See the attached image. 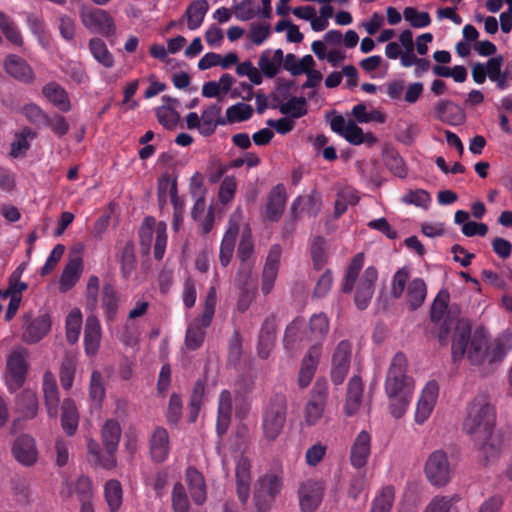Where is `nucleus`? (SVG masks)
Segmentation results:
<instances>
[{"label": "nucleus", "mask_w": 512, "mask_h": 512, "mask_svg": "<svg viewBox=\"0 0 512 512\" xmlns=\"http://www.w3.org/2000/svg\"><path fill=\"white\" fill-rule=\"evenodd\" d=\"M207 327L203 325L200 318L188 324L185 336V344L188 349L196 350L202 345Z\"/></svg>", "instance_id": "de8ad7c7"}, {"label": "nucleus", "mask_w": 512, "mask_h": 512, "mask_svg": "<svg viewBox=\"0 0 512 512\" xmlns=\"http://www.w3.org/2000/svg\"><path fill=\"white\" fill-rule=\"evenodd\" d=\"M76 369V358L71 354H66L60 367V382L65 390L73 386Z\"/></svg>", "instance_id": "052dcab7"}, {"label": "nucleus", "mask_w": 512, "mask_h": 512, "mask_svg": "<svg viewBox=\"0 0 512 512\" xmlns=\"http://www.w3.org/2000/svg\"><path fill=\"white\" fill-rule=\"evenodd\" d=\"M461 496L457 493L452 495H436L427 504L423 512H459L457 503Z\"/></svg>", "instance_id": "37998d69"}, {"label": "nucleus", "mask_w": 512, "mask_h": 512, "mask_svg": "<svg viewBox=\"0 0 512 512\" xmlns=\"http://www.w3.org/2000/svg\"><path fill=\"white\" fill-rule=\"evenodd\" d=\"M4 69L11 77L23 83H31L35 78L33 69L27 61L15 54L5 57Z\"/></svg>", "instance_id": "aec40b11"}, {"label": "nucleus", "mask_w": 512, "mask_h": 512, "mask_svg": "<svg viewBox=\"0 0 512 512\" xmlns=\"http://www.w3.org/2000/svg\"><path fill=\"white\" fill-rule=\"evenodd\" d=\"M82 326V313L79 308H73L66 317V338L70 344L78 341Z\"/></svg>", "instance_id": "864d4df0"}, {"label": "nucleus", "mask_w": 512, "mask_h": 512, "mask_svg": "<svg viewBox=\"0 0 512 512\" xmlns=\"http://www.w3.org/2000/svg\"><path fill=\"white\" fill-rule=\"evenodd\" d=\"M306 328V322L302 317H296L286 327L284 334V347L288 351H294L300 347L305 338L303 332Z\"/></svg>", "instance_id": "2f4dec72"}, {"label": "nucleus", "mask_w": 512, "mask_h": 512, "mask_svg": "<svg viewBox=\"0 0 512 512\" xmlns=\"http://www.w3.org/2000/svg\"><path fill=\"white\" fill-rule=\"evenodd\" d=\"M330 330L329 319L325 313L313 314L303 332V337L312 345H319L323 352V342Z\"/></svg>", "instance_id": "f3484780"}, {"label": "nucleus", "mask_w": 512, "mask_h": 512, "mask_svg": "<svg viewBox=\"0 0 512 512\" xmlns=\"http://www.w3.org/2000/svg\"><path fill=\"white\" fill-rule=\"evenodd\" d=\"M22 113L26 119L37 128L41 129L47 124L48 114L45 113L40 106L29 103L23 106Z\"/></svg>", "instance_id": "338daca9"}, {"label": "nucleus", "mask_w": 512, "mask_h": 512, "mask_svg": "<svg viewBox=\"0 0 512 512\" xmlns=\"http://www.w3.org/2000/svg\"><path fill=\"white\" fill-rule=\"evenodd\" d=\"M484 66L487 68L489 80L495 83L498 90L505 91L509 88L510 84L508 81H506L504 70H502V55L491 57L486 63H484Z\"/></svg>", "instance_id": "f704fd0d"}, {"label": "nucleus", "mask_w": 512, "mask_h": 512, "mask_svg": "<svg viewBox=\"0 0 512 512\" xmlns=\"http://www.w3.org/2000/svg\"><path fill=\"white\" fill-rule=\"evenodd\" d=\"M28 353L24 348L11 351L7 358L6 384L10 391L18 390L25 382L28 371Z\"/></svg>", "instance_id": "6e6552de"}, {"label": "nucleus", "mask_w": 512, "mask_h": 512, "mask_svg": "<svg viewBox=\"0 0 512 512\" xmlns=\"http://www.w3.org/2000/svg\"><path fill=\"white\" fill-rule=\"evenodd\" d=\"M239 233V220L231 218L227 230L220 245L219 259L222 266L226 267L233 256L235 242Z\"/></svg>", "instance_id": "bb28decb"}, {"label": "nucleus", "mask_w": 512, "mask_h": 512, "mask_svg": "<svg viewBox=\"0 0 512 512\" xmlns=\"http://www.w3.org/2000/svg\"><path fill=\"white\" fill-rule=\"evenodd\" d=\"M253 115V108L251 105L238 102L226 110V124L238 123L249 120Z\"/></svg>", "instance_id": "4d7b16f0"}, {"label": "nucleus", "mask_w": 512, "mask_h": 512, "mask_svg": "<svg viewBox=\"0 0 512 512\" xmlns=\"http://www.w3.org/2000/svg\"><path fill=\"white\" fill-rule=\"evenodd\" d=\"M93 58L105 68H111L114 65V57L108 50L106 43L100 38H92L88 44Z\"/></svg>", "instance_id": "49530a36"}, {"label": "nucleus", "mask_w": 512, "mask_h": 512, "mask_svg": "<svg viewBox=\"0 0 512 512\" xmlns=\"http://www.w3.org/2000/svg\"><path fill=\"white\" fill-rule=\"evenodd\" d=\"M363 264H364L363 253L356 254L353 257V259L351 260V262L347 268L346 274L344 276V279H343L342 291L344 293L352 292V290L355 286L356 280L359 276V273H360L361 269L363 268Z\"/></svg>", "instance_id": "09e8293b"}, {"label": "nucleus", "mask_w": 512, "mask_h": 512, "mask_svg": "<svg viewBox=\"0 0 512 512\" xmlns=\"http://www.w3.org/2000/svg\"><path fill=\"white\" fill-rule=\"evenodd\" d=\"M99 285V278L95 275H91L88 279L85 292V306L91 314H95L98 307Z\"/></svg>", "instance_id": "69168bd1"}, {"label": "nucleus", "mask_w": 512, "mask_h": 512, "mask_svg": "<svg viewBox=\"0 0 512 512\" xmlns=\"http://www.w3.org/2000/svg\"><path fill=\"white\" fill-rule=\"evenodd\" d=\"M221 111L222 107L218 103L211 104L203 110L201 114V135L210 136L219 125H226V119L221 117Z\"/></svg>", "instance_id": "cd10ccee"}, {"label": "nucleus", "mask_w": 512, "mask_h": 512, "mask_svg": "<svg viewBox=\"0 0 512 512\" xmlns=\"http://www.w3.org/2000/svg\"><path fill=\"white\" fill-rule=\"evenodd\" d=\"M237 257L241 264H254V243L251 229L246 227L241 233V239L237 249Z\"/></svg>", "instance_id": "603ef678"}, {"label": "nucleus", "mask_w": 512, "mask_h": 512, "mask_svg": "<svg viewBox=\"0 0 512 512\" xmlns=\"http://www.w3.org/2000/svg\"><path fill=\"white\" fill-rule=\"evenodd\" d=\"M406 372V356L401 352L396 353L385 379V392L390 400V413L394 418H400L405 414L412 398L414 381Z\"/></svg>", "instance_id": "f257e3e1"}, {"label": "nucleus", "mask_w": 512, "mask_h": 512, "mask_svg": "<svg viewBox=\"0 0 512 512\" xmlns=\"http://www.w3.org/2000/svg\"><path fill=\"white\" fill-rule=\"evenodd\" d=\"M287 417V400L285 395H273L262 414L261 428L265 440L275 441L282 433Z\"/></svg>", "instance_id": "39448f33"}, {"label": "nucleus", "mask_w": 512, "mask_h": 512, "mask_svg": "<svg viewBox=\"0 0 512 512\" xmlns=\"http://www.w3.org/2000/svg\"><path fill=\"white\" fill-rule=\"evenodd\" d=\"M495 426V410L486 394H479L468 404L463 430L472 437L488 433Z\"/></svg>", "instance_id": "7ed1b4c3"}, {"label": "nucleus", "mask_w": 512, "mask_h": 512, "mask_svg": "<svg viewBox=\"0 0 512 512\" xmlns=\"http://www.w3.org/2000/svg\"><path fill=\"white\" fill-rule=\"evenodd\" d=\"M16 409L24 418H34L38 411V398L33 390L22 391L16 401Z\"/></svg>", "instance_id": "c03bdc74"}, {"label": "nucleus", "mask_w": 512, "mask_h": 512, "mask_svg": "<svg viewBox=\"0 0 512 512\" xmlns=\"http://www.w3.org/2000/svg\"><path fill=\"white\" fill-rule=\"evenodd\" d=\"M209 10L207 0H195L186 9L183 18L187 19V27L190 30L198 29Z\"/></svg>", "instance_id": "ea45409f"}, {"label": "nucleus", "mask_w": 512, "mask_h": 512, "mask_svg": "<svg viewBox=\"0 0 512 512\" xmlns=\"http://www.w3.org/2000/svg\"><path fill=\"white\" fill-rule=\"evenodd\" d=\"M473 441L486 464L499 458L504 445L503 435L494 428L490 429L488 433L474 436Z\"/></svg>", "instance_id": "f8f14e48"}, {"label": "nucleus", "mask_w": 512, "mask_h": 512, "mask_svg": "<svg viewBox=\"0 0 512 512\" xmlns=\"http://www.w3.org/2000/svg\"><path fill=\"white\" fill-rule=\"evenodd\" d=\"M435 117L452 126L460 125L465 120L461 107L450 100H440L434 107Z\"/></svg>", "instance_id": "b1692460"}, {"label": "nucleus", "mask_w": 512, "mask_h": 512, "mask_svg": "<svg viewBox=\"0 0 512 512\" xmlns=\"http://www.w3.org/2000/svg\"><path fill=\"white\" fill-rule=\"evenodd\" d=\"M253 267V263L240 264L235 277V287L237 289L257 287V281L252 275Z\"/></svg>", "instance_id": "0e129e2a"}, {"label": "nucleus", "mask_w": 512, "mask_h": 512, "mask_svg": "<svg viewBox=\"0 0 512 512\" xmlns=\"http://www.w3.org/2000/svg\"><path fill=\"white\" fill-rule=\"evenodd\" d=\"M255 488L267 495L277 498L283 488V478L280 473L266 472L256 482Z\"/></svg>", "instance_id": "79ce46f5"}, {"label": "nucleus", "mask_w": 512, "mask_h": 512, "mask_svg": "<svg viewBox=\"0 0 512 512\" xmlns=\"http://www.w3.org/2000/svg\"><path fill=\"white\" fill-rule=\"evenodd\" d=\"M287 201L286 188L283 184L274 186L267 197L266 217L269 221L277 222L285 209Z\"/></svg>", "instance_id": "4be33fe9"}, {"label": "nucleus", "mask_w": 512, "mask_h": 512, "mask_svg": "<svg viewBox=\"0 0 512 512\" xmlns=\"http://www.w3.org/2000/svg\"><path fill=\"white\" fill-rule=\"evenodd\" d=\"M351 113L358 123H383L385 121V115L382 112L376 109L367 111V106L364 103L355 105Z\"/></svg>", "instance_id": "13d9d810"}, {"label": "nucleus", "mask_w": 512, "mask_h": 512, "mask_svg": "<svg viewBox=\"0 0 512 512\" xmlns=\"http://www.w3.org/2000/svg\"><path fill=\"white\" fill-rule=\"evenodd\" d=\"M325 485L316 479H307L298 489L299 504L302 512H314L322 502Z\"/></svg>", "instance_id": "ddd939ff"}, {"label": "nucleus", "mask_w": 512, "mask_h": 512, "mask_svg": "<svg viewBox=\"0 0 512 512\" xmlns=\"http://www.w3.org/2000/svg\"><path fill=\"white\" fill-rule=\"evenodd\" d=\"M410 268L404 266L398 269L391 280L390 295L394 299L403 296L406 290V298L411 310H416L424 303L427 296V286L425 281L416 277L409 281Z\"/></svg>", "instance_id": "20e7f679"}, {"label": "nucleus", "mask_w": 512, "mask_h": 512, "mask_svg": "<svg viewBox=\"0 0 512 512\" xmlns=\"http://www.w3.org/2000/svg\"><path fill=\"white\" fill-rule=\"evenodd\" d=\"M61 425H62L64 432L68 436L74 435L78 428V425H79L78 409L75 405V402L70 398L64 399V401L62 403Z\"/></svg>", "instance_id": "c9c22d12"}, {"label": "nucleus", "mask_w": 512, "mask_h": 512, "mask_svg": "<svg viewBox=\"0 0 512 512\" xmlns=\"http://www.w3.org/2000/svg\"><path fill=\"white\" fill-rule=\"evenodd\" d=\"M425 474L435 487H444L450 481L451 467L443 450L432 452L425 464Z\"/></svg>", "instance_id": "1a4fd4ad"}, {"label": "nucleus", "mask_w": 512, "mask_h": 512, "mask_svg": "<svg viewBox=\"0 0 512 512\" xmlns=\"http://www.w3.org/2000/svg\"><path fill=\"white\" fill-rule=\"evenodd\" d=\"M104 495L109 509L115 512L122 504V486L118 480L112 479L106 482L104 486Z\"/></svg>", "instance_id": "5fc2aeb1"}, {"label": "nucleus", "mask_w": 512, "mask_h": 512, "mask_svg": "<svg viewBox=\"0 0 512 512\" xmlns=\"http://www.w3.org/2000/svg\"><path fill=\"white\" fill-rule=\"evenodd\" d=\"M88 454L90 456V460L97 466H100L104 469L110 470L116 467L117 461L115 455L107 454L101 455L98 443L89 439L87 442Z\"/></svg>", "instance_id": "3c124183"}, {"label": "nucleus", "mask_w": 512, "mask_h": 512, "mask_svg": "<svg viewBox=\"0 0 512 512\" xmlns=\"http://www.w3.org/2000/svg\"><path fill=\"white\" fill-rule=\"evenodd\" d=\"M331 130L352 145H361L366 143L373 145L376 138L372 133H364L357 123L353 120H346L342 115L334 116L330 121Z\"/></svg>", "instance_id": "0eeeda50"}, {"label": "nucleus", "mask_w": 512, "mask_h": 512, "mask_svg": "<svg viewBox=\"0 0 512 512\" xmlns=\"http://www.w3.org/2000/svg\"><path fill=\"white\" fill-rule=\"evenodd\" d=\"M50 329V316L47 313H43L30 322H26L22 339L28 344L37 343L48 334Z\"/></svg>", "instance_id": "412c9836"}, {"label": "nucleus", "mask_w": 512, "mask_h": 512, "mask_svg": "<svg viewBox=\"0 0 512 512\" xmlns=\"http://www.w3.org/2000/svg\"><path fill=\"white\" fill-rule=\"evenodd\" d=\"M291 209L295 217L301 213L316 216L321 209V200L314 192L309 195L298 196L293 201Z\"/></svg>", "instance_id": "58836bf2"}, {"label": "nucleus", "mask_w": 512, "mask_h": 512, "mask_svg": "<svg viewBox=\"0 0 512 512\" xmlns=\"http://www.w3.org/2000/svg\"><path fill=\"white\" fill-rule=\"evenodd\" d=\"M101 436L106 453L115 455L121 437V427L118 421L107 420L102 427Z\"/></svg>", "instance_id": "72a5a7b5"}, {"label": "nucleus", "mask_w": 512, "mask_h": 512, "mask_svg": "<svg viewBox=\"0 0 512 512\" xmlns=\"http://www.w3.org/2000/svg\"><path fill=\"white\" fill-rule=\"evenodd\" d=\"M82 261L79 258H75L69 261L65 266L61 277H60V289L62 291H68L71 289L79 280L82 273Z\"/></svg>", "instance_id": "a18cd8bd"}, {"label": "nucleus", "mask_w": 512, "mask_h": 512, "mask_svg": "<svg viewBox=\"0 0 512 512\" xmlns=\"http://www.w3.org/2000/svg\"><path fill=\"white\" fill-rule=\"evenodd\" d=\"M151 458L156 463L164 462L170 451L169 435L165 428L157 427L153 431L150 441Z\"/></svg>", "instance_id": "393cba45"}, {"label": "nucleus", "mask_w": 512, "mask_h": 512, "mask_svg": "<svg viewBox=\"0 0 512 512\" xmlns=\"http://www.w3.org/2000/svg\"><path fill=\"white\" fill-rule=\"evenodd\" d=\"M371 452V437L362 430L356 437L350 452V461L353 467L360 469L367 463Z\"/></svg>", "instance_id": "a878e982"}, {"label": "nucleus", "mask_w": 512, "mask_h": 512, "mask_svg": "<svg viewBox=\"0 0 512 512\" xmlns=\"http://www.w3.org/2000/svg\"><path fill=\"white\" fill-rule=\"evenodd\" d=\"M352 343L348 340H341L334 348L331 356V381L335 385L344 382L351 365Z\"/></svg>", "instance_id": "9d476101"}, {"label": "nucleus", "mask_w": 512, "mask_h": 512, "mask_svg": "<svg viewBox=\"0 0 512 512\" xmlns=\"http://www.w3.org/2000/svg\"><path fill=\"white\" fill-rule=\"evenodd\" d=\"M80 19L83 26L92 33L109 37L116 32L114 19L104 9L83 8L80 11Z\"/></svg>", "instance_id": "423d86ee"}, {"label": "nucleus", "mask_w": 512, "mask_h": 512, "mask_svg": "<svg viewBox=\"0 0 512 512\" xmlns=\"http://www.w3.org/2000/svg\"><path fill=\"white\" fill-rule=\"evenodd\" d=\"M321 356L322 352L319 345H311L309 347L307 353L302 359L298 375V384L301 388L307 387L312 381Z\"/></svg>", "instance_id": "6ab92c4d"}, {"label": "nucleus", "mask_w": 512, "mask_h": 512, "mask_svg": "<svg viewBox=\"0 0 512 512\" xmlns=\"http://www.w3.org/2000/svg\"><path fill=\"white\" fill-rule=\"evenodd\" d=\"M101 325L96 314H90L86 318L84 327V346L88 356H94L99 350L101 341Z\"/></svg>", "instance_id": "5701e85b"}, {"label": "nucleus", "mask_w": 512, "mask_h": 512, "mask_svg": "<svg viewBox=\"0 0 512 512\" xmlns=\"http://www.w3.org/2000/svg\"><path fill=\"white\" fill-rule=\"evenodd\" d=\"M363 397V383L359 376H353L348 383L344 411L347 416L354 415L360 408Z\"/></svg>", "instance_id": "c756f323"}, {"label": "nucleus", "mask_w": 512, "mask_h": 512, "mask_svg": "<svg viewBox=\"0 0 512 512\" xmlns=\"http://www.w3.org/2000/svg\"><path fill=\"white\" fill-rule=\"evenodd\" d=\"M451 350L454 361H459L467 355L471 364L478 365L487 359L488 340L481 333L471 336L470 324L465 320H459L455 326Z\"/></svg>", "instance_id": "f03ea898"}, {"label": "nucleus", "mask_w": 512, "mask_h": 512, "mask_svg": "<svg viewBox=\"0 0 512 512\" xmlns=\"http://www.w3.org/2000/svg\"><path fill=\"white\" fill-rule=\"evenodd\" d=\"M384 163L395 176L399 178H405L407 176L405 162L398 152L387 150L384 154Z\"/></svg>", "instance_id": "680f3d73"}, {"label": "nucleus", "mask_w": 512, "mask_h": 512, "mask_svg": "<svg viewBox=\"0 0 512 512\" xmlns=\"http://www.w3.org/2000/svg\"><path fill=\"white\" fill-rule=\"evenodd\" d=\"M377 279V269L374 266H368L356 285L354 301L358 309L364 310L368 307L375 291Z\"/></svg>", "instance_id": "4468645a"}, {"label": "nucleus", "mask_w": 512, "mask_h": 512, "mask_svg": "<svg viewBox=\"0 0 512 512\" xmlns=\"http://www.w3.org/2000/svg\"><path fill=\"white\" fill-rule=\"evenodd\" d=\"M158 222L153 217H146L139 228L140 245L146 251L150 250L153 235L157 234Z\"/></svg>", "instance_id": "e2e57ef3"}, {"label": "nucleus", "mask_w": 512, "mask_h": 512, "mask_svg": "<svg viewBox=\"0 0 512 512\" xmlns=\"http://www.w3.org/2000/svg\"><path fill=\"white\" fill-rule=\"evenodd\" d=\"M186 481L193 501L197 505L203 504L206 500V486L202 474L194 467H189L186 470Z\"/></svg>", "instance_id": "473e14b6"}, {"label": "nucleus", "mask_w": 512, "mask_h": 512, "mask_svg": "<svg viewBox=\"0 0 512 512\" xmlns=\"http://www.w3.org/2000/svg\"><path fill=\"white\" fill-rule=\"evenodd\" d=\"M394 488L384 487L373 499L370 512H390L394 502Z\"/></svg>", "instance_id": "6e6d98bb"}, {"label": "nucleus", "mask_w": 512, "mask_h": 512, "mask_svg": "<svg viewBox=\"0 0 512 512\" xmlns=\"http://www.w3.org/2000/svg\"><path fill=\"white\" fill-rule=\"evenodd\" d=\"M12 455L21 465L33 466L38 460L34 438L26 434L17 437L12 446Z\"/></svg>", "instance_id": "a211bd4d"}, {"label": "nucleus", "mask_w": 512, "mask_h": 512, "mask_svg": "<svg viewBox=\"0 0 512 512\" xmlns=\"http://www.w3.org/2000/svg\"><path fill=\"white\" fill-rule=\"evenodd\" d=\"M274 99L278 102L276 107L279 109V112L292 119L301 118L308 112L307 99L305 97L293 96L285 102H280L277 96Z\"/></svg>", "instance_id": "4c0bfd02"}, {"label": "nucleus", "mask_w": 512, "mask_h": 512, "mask_svg": "<svg viewBox=\"0 0 512 512\" xmlns=\"http://www.w3.org/2000/svg\"><path fill=\"white\" fill-rule=\"evenodd\" d=\"M101 306L107 321H113L119 309V296L112 284L106 283L102 287Z\"/></svg>", "instance_id": "a19ab883"}, {"label": "nucleus", "mask_w": 512, "mask_h": 512, "mask_svg": "<svg viewBox=\"0 0 512 512\" xmlns=\"http://www.w3.org/2000/svg\"><path fill=\"white\" fill-rule=\"evenodd\" d=\"M328 390L325 383H316L305 406L304 419L308 425L316 424L323 416Z\"/></svg>", "instance_id": "2eb2a0df"}, {"label": "nucleus", "mask_w": 512, "mask_h": 512, "mask_svg": "<svg viewBox=\"0 0 512 512\" xmlns=\"http://www.w3.org/2000/svg\"><path fill=\"white\" fill-rule=\"evenodd\" d=\"M120 262L121 273L124 278H128L135 269V247L133 242L127 241L117 255Z\"/></svg>", "instance_id": "8fccbe9b"}, {"label": "nucleus", "mask_w": 512, "mask_h": 512, "mask_svg": "<svg viewBox=\"0 0 512 512\" xmlns=\"http://www.w3.org/2000/svg\"><path fill=\"white\" fill-rule=\"evenodd\" d=\"M35 133L30 128H24L21 133L15 135L11 144V156L17 158L24 155L29 149L28 138H34Z\"/></svg>", "instance_id": "774afa93"}, {"label": "nucleus", "mask_w": 512, "mask_h": 512, "mask_svg": "<svg viewBox=\"0 0 512 512\" xmlns=\"http://www.w3.org/2000/svg\"><path fill=\"white\" fill-rule=\"evenodd\" d=\"M259 71L262 77L274 78L281 70V66L272 58V50L262 51L258 60Z\"/></svg>", "instance_id": "bf43d9fd"}, {"label": "nucleus", "mask_w": 512, "mask_h": 512, "mask_svg": "<svg viewBox=\"0 0 512 512\" xmlns=\"http://www.w3.org/2000/svg\"><path fill=\"white\" fill-rule=\"evenodd\" d=\"M43 393L48 415L57 417L60 398L56 381L50 371L45 372L43 377Z\"/></svg>", "instance_id": "c85d7f7f"}, {"label": "nucleus", "mask_w": 512, "mask_h": 512, "mask_svg": "<svg viewBox=\"0 0 512 512\" xmlns=\"http://www.w3.org/2000/svg\"><path fill=\"white\" fill-rule=\"evenodd\" d=\"M282 249L279 245H273L266 258L262 272L261 292L268 295L272 292L278 276Z\"/></svg>", "instance_id": "dca6fc26"}, {"label": "nucleus", "mask_w": 512, "mask_h": 512, "mask_svg": "<svg viewBox=\"0 0 512 512\" xmlns=\"http://www.w3.org/2000/svg\"><path fill=\"white\" fill-rule=\"evenodd\" d=\"M232 415V396L228 390H223L219 396L217 432L219 435L224 434L230 424Z\"/></svg>", "instance_id": "e433bc0d"}, {"label": "nucleus", "mask_w": 512, "mask_h": 512, "mask_svg": "<svg viewBox=\"0 0 512 512\" xmlns=\"http://www.w3.org/2000/svg\"><path fill=\"white\" fill-rule=\"evenodd\" d=\"M424 91L421 82H412L408 85L403 79H393L385 84V93L393 101H404L407 104L416 103Z\"/></svg>", "instance_id": "9b49d317"}, {"label": "nucleus", "mask_w": 512, "mask_h": 512, "mask_svg": "<svg viewBox=\"0 0 512 512\" xmlns=\"http://www.w3.org/2000/svg\"><path fill=\"white\" fill-rule=\"evenodd\" d=\"M42 93L55 107L62 112H68L71 109V102L66 90L56 82L47 83Z\"/></svg>", "instance_id": "7c9ffc66"}]
</instances>
